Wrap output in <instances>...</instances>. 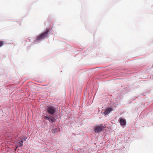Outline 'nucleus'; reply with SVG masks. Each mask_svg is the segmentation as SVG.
<instances>
[{"label": "nucleus", "instance_id": "6e6552de", "mask_svg": "<svg viewBox=\"0 0 153 153\" xmlns=\"http://www.w3.org/2000/svg\"><path fill=\"white\" fill-rule=\"evenodd\" d=\"M52 132L53 133H55L57 132V129L56 128H54L52 130Z\"/></svg>", "mask_w": 153, "mask_h": 153}, {"label": "nucleus", "instance_id": "9b49d317", "mask_svg": "<svg viewBox=\"0 0 153 153\" xmlns=\"http://www.w3.org/2000/svg\"><path fill=\"white\" fill-rule=\"evenodd\" d=\"M27 114H28V116H27V123L28 122H29V121H28V116H29V111H27Z\"/></svg>", "mask_w": 153, "mask_h": 153}, {"label": "nucleus", "instance_id": "0eeeda50", "mask_svg": "<svg viewBox=\"0 0 153 153\" xmlns=\"http://www.w3.org/2000/svg\"><path fill=\"white\" fill-rule=\"evenodd\" d=\"M45 118L47 120H48L50 122L52 123L54 122V120L52 118L50 117H48L45 116Z\"/></svg>", "mask_w": 153, "mask_h": 153}, {"label": "nucleus", "instance_id": "423d86ee", "mask_svg": "<svg viewBox=\"0 0 153 153\" xmlns=\"http://www.w3.org/2000/svg\"><path fill=\"white\" fill-rule=\"evenodd\" d=\"M120 123L121 125L124 126L126 124V121L125 119L121 118L120 120Z\"/></svg>", "mask_w": 153, "mask_h": 153}, {"label": "nucleus", "instance_id": "39448f33", "mask_svg": "<svg viewBox=\"0 0 153 153\" xmlns=\"http://www.w3.org/2000/svg\"><path fill=\"white\" fill-rule=\"evenodd\" d=\"M113 109L111 108H108L106 109L104 112V114L105 115H108L109 113Z\"/></svg>", "mask_w": 153, "mask_h": 153}, {"label": "nucleus", "instance_id": "1a4fd4ad", "mask_svg": "<svg viewBox=\"0 0 153 153\" xmlns=\"http://www.w3.org/2000/svg\"><path fill=\"white\" fill-rule=\"evenodd\" d=\"M4 43V42L2 41H0V47L3 46Z\"/></svg>", "mask_w": 153, "mask_h": 153}, {"label": "nucleus", "instance_id": "7ed1b4c3", "mask_svg": "<svg viewBox=\"0 0 153 153\" xmlns=\"http://www.w3.org/2000/svg\"><path fill=\"white\" fill-rule=\"evenodd\" d=\"M105 128L103 125H100L95 127L94 131L95 132H98L102 131L103 129Z\"/></svg>", "mask_w": 153, "mask_h": 153}, {"label": "nucleus", "instance_id": "f257e3e1", "mask_svg": "<svg viewBox=\"0 0 153 153\" xmlns=\"http://www.w3.org/2000/svg\"><path fill=\"white\" fill-rule=\"evenodd\" d=\"M49 31L50 30L49 29L47 30L45 32L42 33L39 36H38L36 39V40H40L47 37L48 35V33Z\"/></svg>", "mask_w": 153, "mask_h": 153}, {"label": "nucleus", "instance_id": "20e7f679", "mask_svg": "<svg viewBox=\"0 0 153 153\" xmlns=\"http://www.w3.org/2000/svg\"><path fill=\"white\" fill-rule=\"evenodd\" d=\"M23 140H18L16 142V145L17 147H20L22 146L23 145Z\"/></svg>", "mask_w": 153, "mask_h": 153}, {"label": "nucleus", "instance_id": "9d476101", "mask_svg": "<svg viewBox=\"0 0 153 153\" xmlns=\"http://www.w3.org/2000/svg\"><path fill=\"white\" fill-rule=\"evenodd\" d=\"M27 139V137H23V138H22V139H21V140H23L24 141H25Z\"/></svg>", "mask_w": 153, "mask_h": 153}, {"label": "nucleus", "instance_id": "f03ea898", "mask_svg": "<svg viewBox=\"0 0 153 153\" xmlns=\"http://www.w3.org/2000/svg\"><path fill=\"white\" fill-rule=\"evenodd\" d=\"M47 111L48 113L51 114H54L56 112V109L54 107L51 106L48 107Z\"/></svg>", "mask_w": 153, "mask_h": 153}]
</instances>
